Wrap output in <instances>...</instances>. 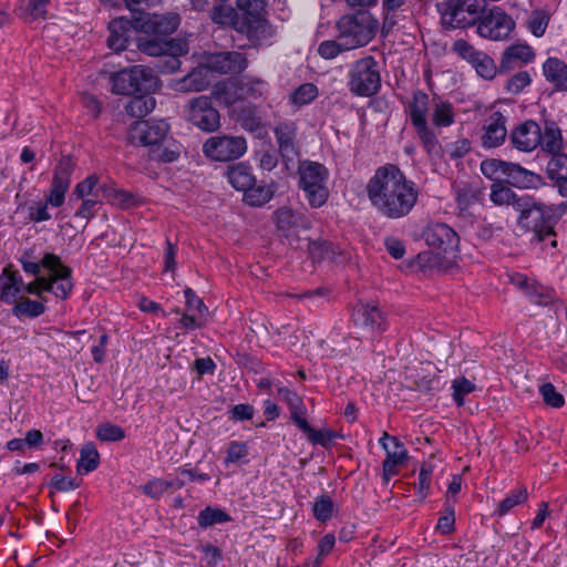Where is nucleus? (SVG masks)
<instances>
[{"label":"nucleus","mask_w":567,"mask_h":567,"mask_svg":"<svg viewBox=\"0 0 567 567\" xmlns=\"http://www.w3.org/2000/svg\"><path fill=\"white\" fill-rule=\"evenodd\" d=\"M367 195L377 213L388 219L408 216L415 206L419 190L413 181L395 165L379 167L367 184Z\"/></svg>","instance_id":"nucleus-1"},{"label":"nucleus","mask_w":567,"mask_h":567,"mask_svg":"<svg viewBox=\"0 0 567 567\" xmlns=\"http://www.w3.org/2000/svg\"><path fill=\"white\" fill-rule=\"evenodd\" d=\"M424 238L433 251L420 252L411 265L424 271L437 269L449 271L456 265L458 236L446 224H433L426 227Z\"/></svg>","instance_id":"nucleus-2"},{"label":"nucleus","mask_w":567,"mask_h":567,"mask_svg":"<svg viewBox=\"0 0 567 567\" xmlns=\"http://www.w3.org/2000/svg\"><path fill=\"white\" fill-rule=\"evenodd\" d=\"M42 265L49 275L38 276L35 280L28 284L27 292L40 296L43 291H50L61 299L68 298L73 288L71 268L63 265L60 257L53 254H45Z\"/></svg>","instance_id":"nucleus-3"},{"label":"nucleus","mask_w":567,"mask_h":567,"mask_svg":"<svg viewBox=\"0 0 567 567\" xmlns=\"http://www.w3.org/2000/svg\"><path fill=\"white\" fill-rule=\"evenodd\" d=\"M339 39L350 50L365 47L377 34L379 21L367 10H359L342 16L337 21Z\"/></svg>","instance_id":"nucleus-4"},{"label":"nucleus","mask_w":567,"mask_h":567,"mask_svg":"<svg viewBox=\"0 0 567 567\" xmlns=\"http://www.w3.org/2000/svg\"><path fill=\"white\" fill-rule=\"evenodd\" d=\"M519 214L518 227L530 234V241H543L554 235L546 206L529 196H520L515 203Z\"/></svg>","instance_id":"nucleus-5"},{"label":"nucleus","mask_w":567,"mask_h":567,"mask_svg":"<svg viewBox=\"0 0 567 567\" xmlns=\"http://www.w3.org/2000/svg\"><path fill=\"white\" fill-rule=\"evenodd\" d=\"M441 22L446 29L477 25L486 9V0H446L437 4Z\"/></svg>","instance_id":"nucleus-6"},{"label":"nucleus","mask_w":567,"mask_h":567,"mask_svg":"<svg viewBox=\"0 0 567 567\" xmlns=\"http://www.w3.org/2000/svg\"><path fill=\"white\" fill-rule=\"evenodd\" d=\"M112 92L114 94L130 95L135 92L151 93L157 89V78L151 69L134 65L111 73Z\"/></svg>","instance_id":"nucleus-7"},{"label":"nucleus","mask_w":567,"mask_h":567,"mask_svg":"<svg viewBox=\"0 0 567 567\" xmlns=\"http://www.w3.org/2000/svg\"><path fill=\"white\" fill-rule=\"evenodd\" d=\"M381 86V75L377 60L364 56L355 61L348 73V89L357 96L374 95Z\"/></svg>","instance_id":"nucleus-8"},{"label":"nucleus","mask_w":567,"mask_h":567,"mask_svg":"<svg viewBox=\"0 0 567 567\" xmlns=\"http://www.w3.org/2000/svg\"><path fill=\"white\" fill-rule=\"evenodd\" d=\"M327 178L328 171L320 163L303 162L299 166V186L313 208L321 207L328 199Z\"/></svg>","instance_id":"nucleus-9"},{"label":"nucleus","mask_w":567,"mask_h":567,"mask_svg":"<svg viewBox=\"0 0 567 567\" xmlns=\"http://www.w3.org/2000/svg\"><path fill=\"white\" fill-rule=\"evenodd\" d=\"M481 171L484 176L494 182L507 179L511 184L519 187H530L539 178L538 175L523 168L518 164L496 158L483 161Z\"/></svg>","instance_id":"nucleus-10"},{"label":"nucleus","mask_w":567,"mask_h":567,"mask_svg":"<svg viewBox=\"0 0 567 567\" xmlns=\"http://www.w3.org/2000/svg\"><path fill=\"white\" fill-rule=\"evenodd\" d=\"M516 23L502 8L484 10L476 25V33L491 41H506L514 32Z\"/></svg>","instance_id":"nucleus-11"},{"label":"nucleus","mask_w":567,"mask_h":567,"mask_svg":"<svg viewBox=\"0 0 567 567\" xmlns=\"http://www.w3.org/2000/svg\"><path fill=\"white\" fill-rule=\"evenodd\" d=\"M184 116L204 132H214L220 126L218 111L212 105L209 97L204 95L193 97L184 105Z\"/></svg>","instance_id":"nucleus-12"},{"label":"nucleus","mask_w":567,"mask_h":567,"mask_svg":"<svg viewBox=\"0 0 567 567\" xmlns=\"http://www.w3.org/2000/svg\"><path fill=\"white\" fill-rule=\"evenodd\" d=\"M247 151L243 136L218 135L209 137L203 145L204 154L213 161L226 162L239 158Z\"/></svg>","instance_id":"nucleus-13"},{"label":"nucleus","mask_w":567,"mask_h":567,"mask_svg":"<svg viewBox=\"0 0 567 567\" xmlns=\"http://www.w3.org/2000/svg\"><path fill=\"white\" fill-rule=\"evenodd\" d=\"M274 218L278 230L286 237L290 246L296 245L301 239V234L311 227L308 217L288 207L277 209Z\"/></svg>","instance_id":"nucleus-14"},{"label":"nucleus","mask_w":567,"mask_h":567,"mask_svg":"<svg viewBox=\"0 0 567 567\" xmlns=\"http://www.w3.org/2000/svg\"><path fill=\"white\" fill-rule=\"evenodd\" d=\"M181 23V17L176 12L164 14L140 13L134 17V27L136 31L165 37L176 31Z\"/></svg>","instance_id":"nucleus-15"},{"label":"nucleus","mask_w":567,"mask_h":567,"mask_svg":"<svg viewBox=\"0 0 567 567\" xmlns=\"http://www.w3.org/2000/svg\"><path fill=\"white\" fill-rule=\"evenodd\" d=\"M168 124L163 121H138L131 125L128 138L133 144L157 146L167 135Z\"/></svg>","instance_id":"nucleus-16"},{"label":"nucleus","mask_w":567,"mask_h":567,"mask_svg":"<svg viewBox=\"0 0 567 567\" xmlns=\"http://www.w3.org/2000/svg\"><path fill=\"white\" fill-rule=\"evenodd\" d=\"M256 94L257 89L251 83L231 79L216 83L212 91L214 99L226 106L254 97Z\"/></svg>","instance_id":"nucleus-17"},{"label":"nucleus","mask_w":567,"mask_h":567,"mask_svg":"<svg viewBox=\"0 0 567 567\" xmlns=\"http://www.w3.org/2000/svg\"><path fill=\"white\" fill-rule=\"evenodd\" d=\"M204 60L210 71L219 74H238L246 70L248 60L238 51H220L208 53Z\"/></svg>","instance_id":"nucleus-18"},{"label":"nucleus","mask_w":567,"mask_h":567,"mask_svg":"<svg viewBox=\"0 0 567 567\" xmlns=\"http://www.w3.org/2000/svg\"><path fill=\"white\" fill-rule=\"evenodd\" d=\"M379 443L386 454L383 461V480L388 483L398 473L396 467L405 463L408 451L396 436H391L386 432L383 433Z\"/></svg>","instance_id":"nucleus-19"},{"label":"nucleus","mask_w":567,"mask_h":567,"mask_svg":"<svg viewBox=\"0 0 567 567\" xmlns=\"http://www.w3.org/2000/svg\"><path fill=\"white\" fill-rule=\"evenodd\" d=\"M73 171V163L70 157H62L55 167L52 187L47 204L60 207L64 203V195L70 186V178Z\"/></svg>","instance_id":"nucleus-20"},{"label":"nucleus","mask_w":567,"mask_h":567,"mask_svg":"<svg viewBox=\"0 0 567 567\" xmlns=\"http://www.w3.org/2000/svg\"><path fill=\"white\" fill-rule=\"evenodd\" d=\"M209 68L204 60L185 76L176 80L173 84L175 91L181 93L202 92L210 84Z\"/></svg>","instance_id":"nucleus-21"},{"label":"nucleus","mask_w":567,"mask_h":567,"mask_svg":"<svg viewBox=\"0 0 567 567\" xmlns=\"http://www.w3.org/2000/svg\"><path fill=\"white\" fill-rule=\"evenodd\" d=\"M540 125L534 121H526L511 133V141L515 148L523 152L534 151L540 143Z\"/></svg>","instance_id":"nucleus-22"},{"label":"nucleus","mask_w":567,"mask_h":567,"mask_svg":"<svg viewBox=\"0 0 567 567\" xmlns=\"http://www.w3.org/2000/svg\"><path fill=\"white\" fill-rule=\"evenodd\" d=\"M235 30L245 34L255 45L262 44L274 35V30L265 16L246 21L237 20L235 22Z\"/></svg>","instance_id":"nucleus-23"},{"label":"nucleus","mask_w":567,"mask_h":567,"mask_svg":"<svg viewBox=\"0 0 567 567\" xmlns=\"http://www.w3.org/2000/svg\"><path fill=\"white\" fill-rule=\"evenodd\" d=\"M482 145L493 148L502 145L507 136L506 117L501 112L492 113L483 126Z\"/></svg>","instance_id":"nucleus-24"},{"label":"nucleus","mask_w":567,"mask_h":567,"mask_svg":"<svg viewBox=\"0 0 567 567\" xmlns=\"http://www.w3.org/2000/svg\"><path fill=\"white\" fill-rule=\"evenodd\" d=\"M110 34L106 43L109 48L115 52L123 51L127 48L128 41L135 30L134 20L117 18L109 23Z\"/></svg>","instance_id":"nucleus-25"},{"label":"nucleus","mask_w":567,"mask_h":567,"mask_svg":"<svg viewBox=\"0 0 567 567\" xmlns=\"http://www.w3.org/2000/svg\"><path fill=\"white\" fill-rule=\"evenodd\" d=\"M296 125L293 123H280L275 127V136L279 152L286 161H293L298 156L296 145Z\"/></svg>","instance_id":"nucleus-26"},{"label":"nucleus","mask_w":567,"mask_h":567,"mask_svg":"<svg viewBox=\"0 0 567 567\" xmlns=\"http://www.w3.org/2000/svg\"><path fill=\"white\" fill-rule=\"evenodd\" d=\"M540 147L543 151L554 154L563 151L564 140L558 124L550 118H545L540 126Z\"/></svg>","instance_id":"nucleus-27"},{"label":"nucleus","mask_w":567,"mask_h":567,"mask_svg":"<svg viewBox=\"0 0 567 567\" xmlns=\"http://www.w3.org/2000/svg\"><path fill=\"white\" fill-rule=\"evenodd\" d=\"M543 73L548 82L558 90L567 91V63L557 58H549L543 64Z\"/></svg>","instance_id":"nucleus-28"},{"label":"nucleus","mask_w":567,"mask_h":567,"mask_svg":"<svg viewBox=\"0 0 567 567\" xmlns=\"http://www.w3.org/2000/svg\"><path fill=\"white\" fill-rule=\"evenodd\" d=\"M227 178L235 189L243 193L256 183L251 168L245 163H237L229 166L227 171Z\"/></svg>","instance_id":"nucleus-29"},{"label":"nucleus","mask_w":567,"mask_h":567,"mask_svg":"<svg viewBox=\"0 0 567 567\" xmlns=\"http://www.w3.org/2000/svg\"><path fill=\"white\" fill-rule=\"evenodd\" d=\"M534 58L535 52L532 47L527 44H513L504 51L501 60V68L509 69L513 61L528 63L532 62Z\"/></svg>","instance_id":"nucleus-30"},{"label":"nucleus","mask_w":567,"mask_h":567,"mask_svg":"<svg viewBox=\"0 0 567 567\" xmlns=\"http://www.w3.org/2000/svg\"><path fill=\"white\" fill-rule=\"evenodd\" d=\"M22 281L16 274L4 269L0 276V300L6 302H13L17 296L21 292Z\"/></svg>","instance_id":"nucleus-31"},{"label":"nucleus","mask_w":567,"mask_h":567,"mask_svg":"<svg viewBox=\"0 0 567 567\" xmlns=\"http://www.w3.org/2000/svg\"><path fill=\"white\" fill-rule=\"evenodd\" d=\"M410 117L414 127L427 124L429 96L423 92H415L409 104Z\"/></svg>","instance_id":"nucleus-32"},{"label":"nucleus","mask_w":567,"mask_h":567,"mask_svg":"<svg viewBox=\"0 0 567 567\" xmlns=\"http://www.w3.org/2000/svg\"><path fill=\"white\" fill-rule=\"evenodd\" d=\"M100 464V454L92 442L85 443L81 449L80 458L76 464L79 474H87L94 471Z\"/></svg>","instance_id":"nucleus-33"},{"label":"nucleus","mask_w":567,"mask_h":567,"mask_svg":"<svg viewBox=\"0 0 567 567\" xmlns=\"http://www.w3.org/2000/svg\"><path fill=\"white\" fill-rule=\"evenodd\" d=\"M156 101L148 93L133 97L125 106L126 113L132 117H144L155 109Z\"/></svg>","instance_id":"nucleus-34"},{"label":"nucleus","mask_w":567,"mask_h":567,"mask_svg":"<svg viewBox=\"0 0 567 567\" xmlns=\"http://www.w3.org/2000/svg\"><path fill=\"white\" fill-rule=\"evenodd\" d=\"M137 48L141 52L151 56H159L166 53H175L173 50V41H166L161 38L138 39Z\"/></svg>","instance_id":"nucleus-35"},{"label":"nucleus","mask_w":567,"mask_h":567,"mask_svg":"<svg viewBox=\"0 0 567 567\" xmlns=\"http://www.w3.org/2000/svg\"><path fill=\"white\" fill-rule=\"evenodd\" d=\"M546 166V174L553 182L567 178V154L563 152L551 154Z\"/></svg>","instance_id":"nucleus-36"},{"label":"nucleus","mask_w":567,"mask_h":567,"mask_svg":"<svg viewBox=\"0 0 567 567\" xmlns=\"http://www.w3.org/2000/svg\"><path fill=\"white\" fill-rule=\"evenodd\" d=\"M239 20H251L265 16L264 0H236Z\"/></svg>","instance_id":"nucleus-37"},{"label":"nucleus","mask_w":567,"mask_h":567,"mask_svg":"<svg viewBox=\"0 0 567 567\" xmlns=\"http://www.w3.org/2000/svg\"><path fill=\"white\" fill-rule=\"evenodd\" d=\"M481 190L472 184H463L456 188V203L461 212H466L481 197Z\"/></svg>","instance_id":"nucleus-38"},{"label":"nucleus","mask_w":567,"mask_h":567,"mask_svg":"<svg viewBox=\"0 0 567 567\" xmlns=\"http://www.w3.org/2000/svg\"><path fill=\"white\" fill-rule=\"evenodd\" d=\"M274 195L271 187L267 185L250 186L249 189L244 192V202L250 206H262L268 203Z\"/></svg>","instance_id":"nucleus-39"},{"label":"nucleus","mask_w":567,"mask_h":567,"mask_svg":"<svg viewBox=\"0 0 567 567\" xmlns=\"http://www.w3.org/2000/svg\"><path fill=\"white\" fill-rule=\"evenodd\" d=\"M489 197L495 205H511L515 209V203L520 196H517L511 188L502 184L494 183L491 187Z\"/></svg>","instance_id":"nucleus-40"},{"label":"nucleus","mask_w":567,"mask_h":567,"mask_svg":"<svg viewBox=\"0 0 567 567\" xmlns=\"http://www.w3.org/2000/svg\"><path fill=\"white\" fill-rule=\"evenodd\" d=\"M404 3V0H383V32H389L395 25L398 13L402 9Z\"/></svg>","instance_id":"nucleus-41"},{"label":"nucleus","mask_w":567,"mask_h":567,"mask_svg":"<svg viewBox=\"0 0 567 567\" xmlns=\"http://www.w3.org/2000/svg\"><path fill=\"white\" fill-rule=\"evenodd\" d=\"M358 320H361L365 327L371 329L379 328L382 322V313L377 306L368 303L359 305L357 309Z\"/></svg>","instance_id":"nucleus-42"},{"label":"nucleus","mask_w":567,"mask_h":567,"mask_svg":"<svg viewBox=\"0 0 567 567\" xmlns=\"http://www.w3.org/2000/svg\"><path fill=\"white\" fill-rule=\"evenodd\" d=\"M230 519V516L225 511L214 507H206L199 513L197 518L199 526L204 528L229 522Z\"/></svg>","instance_id":"nucleus-43"},{"label":"nucleus","mask_w":567,"mask_h":567,"mask_svg":"<svg viewBox=\"0 0 567 567\" xmlns=\"http://www.w3.org/2000/svg\"><path fill=\"white\" fill-rule=\"evenodd\" d=\"M346 51H350V49L346 45L342 39H339V35L336 40H326L321 42L317 49L318 54L326 60L334 59Z\"/></svg>","instance_id":"nucleus-44"},{"label":"nucleus","mask_w":567,"mask_h":567,"mask_svg":"<svg viewBox=\"0 0 567 567\" xmlns=\"http://www.w3.org/2000/svg\"><path fill=\"white\" fill-rule=\"evenodd\" d=\"M318 95V89L312 83L298 86L290 95V101L296 106H303L312 102Z\"/></svg>","instance_id":"nucleus-45"},{"label":"nucleus","mask_w":567,"mask_h":567,"mask_svg":"<svg viewBox=\"0 0 567 567\" xmlns=\"http://www.w3.org/2000/svg\"><path fill=\"white\" fill-rule=\"evenodd\" d=\"M433 124L437 127L449 126L454 121L452 105L449 102L437 101L432 113Z\"/></svg>","instance_id":"nucleus-46"},{"label":"nucleus","mask_w":567,"mask_h":567,"mask_svg":"<svg viewBox=\"0 0 567 567\" xmlns=\"http://www.w3.org/2000/svg\"><path fill=\"white\" fill-rule=\"evenodd\" d=\"M212 19L215 23L230 25L235 29V22L239 20V13L231 7L217 6L213 9Z\"/></svg>","instance_id":"nucleus-47"},{"label":"nucleus","mask_w":567,"mask_h":567,"mask_svg":"<svg viewBox=\"0 0 567 567\" xmlns=\"http://www.w3.org/2000/svg\"><path fill=\"white\" fill-rule=\"evenodd\" d=\"M527 497L528 493L525 487L512 492L498 504L497 514L499 516L507 514L516 505L525 503L527 501Z\"/></svg>","instance_id":"nucleus-48"},{"label":"nucleus","mask_w":567,"mask_h":567,"mask_svg":"<svg viewBox=\"0 0 567 567\" xmlns=\"http://www.w3.org/2000/svg\"><path fill=\"white\" fill-rule=\"evenodd\" d=\"M96 437L103 442H117L125 437V432L121 426L106 422L97 426Z\"/></svg>","instance_id":"nucleus-49"},{"label":"nucleus","mask_w":567,"mask_h":567,"mask_svg":"<svg viewBox=\"0 0 567 567\" xmlns=\"http://www.w3.org/2000/svg\"><path fill=\"white\" fill-rule=\"evenodd\" d=\"M419 138L429 154H437L440 151L439 141L427 124L415 127Z\"/></svg>","instance_id":"nucleus-50"},{"label":"nucleus","mask_w":567,"mask_h":567,"mask_svg":"<svg viewBox=\"0 0 567 567\" xmlns=\"http://www.w3.org/2000/svg\"><path fill=\"white\" fill-rule=\"evenodd\" d=\"M549 16L545 11H534L528 18V29L535 37H543L548 27Z\"/></svg>","instance_id":"nucleus-51"},{"label":"nucleus","mask_w":567,"mask_h":567,"mask_svg":"<svg viewBox=\"0 0 567 567\" xmlns=\"http://www.w3.org/2000/svg\"><path fill=\"white\" fill-rule=\"evenodd\" d=\"M452 50L458 56L466 60L471 64H473L475 60H477L480 55L483 53L482 51L476 50L471 43L463 39L456 40L453 43Z\"/></svg>","instance_id":"nucleus-52"},{"label":"nucleus","mask_w":567,"mask_h":567,"mask_svg":"<svg viewBox=\"0 0 567 567\" xmlns=\"http://www.w3.org/2000/svg\"><path fill=\"white\" fill-rule=\"evenodd\" d=\"M453 399L458 406L464 404V396L474 391L475 385L464 377H458L452 382Z\"/></svg>","instance_id":"nucleus-53"},{"label":"nucleus","mask_w":567,"mask_h":567,"mask_svg":"<svg viewBox=\"0 0 567 567\" xmlns=\"http://www.w3.org/2000/svg\"><path fill=\"white\" fill-rule=\"evenodd\" d=\"M477 74L486 80H491L496 74V65L486 53H482L477 60L472 64Z\"/></svg>","instance_id":"nucleus-54"},{"label":"nucleus","mask_w":567,"mask_h":567,"mask_svg":"<svg viewBox=\"0 0 567 567\" xmlns=\"http://www.w3.org/2000/svg\"><path fill=\"white\" fill-rule=\"evenodd\" d=\"M184 295L188 311L197 312L200 318H206L208 316V308L204 303L203 299L199 298L193 289L186 288L184 290Z\"/></svg>","instance_id":"nucleus-55"},{"label":"nucleus","mask_w":567,"mask_h":567,"mask_svg":"<svg viewBox=\"0 0 567 567\" xmlns=\"http://www.w3.org/2000/svg\"><path fill=\"white\" fill-rule=\"evenodd\" d=\"M178 156L179 151L177 148L164 147L161 143L148 152L150 159L163 163H172L176 161Z\"/></svg>","instance_id":"nucleus-56"},{"label":"nucleus","mask_w":567,"mask_h":567,"mask_svg":"<svg viewBox=\"0 0 567 567\" xmlns=\"http://www.w3.org/2000/svg\"><path fill=\"white\" fill-rule=\"evenodd\" d=\"M17 316L25 315L29 317H38L44 312V306L41 302L31 299H22L13 309Z\"/></svg>","instance_id":"nucleus-57"},{"label":"nucleus","mask_w":567,"mask_h":567,"mask_svg":"<svg viewBox=\"0 0 567 567\" xmlns=\"http://www.w3.org/2000/svg\"><path fill=\"white\" fill-rule=\"evenodd\" d=\"M238 121L243 128L249 132H257L261 127L260 117L256 115L254 109H243L238 115Z\"/></svg>","instance_id":"nucleus-58"},{"label":"nucleus","mask_w":567,"mask_h":567,"mask_svg":"<svg viewBox=\"0 0 567 567\" xmlns=\"http://www.w3.org/2000/svg\"><path fill=\"white\" fill-rule=\"evenodd\" d=\"M174 485L173 482L162 478H155L142 487V491L152 498H159L169 487Z\"/></svg>","instance_id":"nucleus-59"},{"label":"nucleus","mask_w":567,"mask_h":567,"mask_svg":"<svg viewBox=\"0 0 567 567\" xmlns=\"http://www.w3.org/2000/svg\"><path fill=\"white\" fill-rule=\"evenodd\" d=\"M97 183L99 177L94 174L90 175L75 186L73 195H75L78 198H84L91 195L94 196V194H99V189L95 190Z\"/></svg>","instance_id":"nucleus-60"},{"label":"nucleus","mask_w":567,"mask_h":567,"mask_svg":"<svg viewBox=\"0 0 567 567\" xmlns=\"http://www.w3.org/2000/svg\"><path fill=\"white\" fill-rule=\"evenodd\" d=\"M333 512V503L330 497L322 496L313 504V514L318 520L326 522L331 518Z\"/></svg>","instance_id":"nucleus-61"},{"label":"nucleus","mask_w":567,"mask_h":567,"mask_svg":"<svg viewBox=\"0 0 567 567\" xmlns=\"http://www.w3.org/2000/svg\"><path fill=\"white\" fill-rule=\"evenodd\" d=\"M540 393L545 403L553 408H560L565 403L564 396L555 390L551 383L543 384Z\"/></svg>","instance_id":"nucleus-62"},{"label":"nucleus","mask_w":567,"mask_h":567,"mask_svg":"<svg viewBox=\"0 0 567 567\" xmlns=\"http://www.w3.org/2000/svg\"><path fill=\"white\" fill-rule=\"evenodd\" d=\"M414 386L415 390L430 394L439 390V379L435 375H421L417 373Z\"/></svg>","instance_id":"nucleus-63"},{"label":"nucleus","mask_w":567,"mask_h":567,"mask_svg":"<svg viewBox=\"0 0 567 567\" xmlns=\"http://www.w3.org/2000/svg\"><path fill=\"white\" fill-rule=\"evenodd\" d=\"M530 83V76L527 72H518L514 74L506 84L508 92L517 94Z\"/></svg>","instance_id":"nucleus-64"}]
</instances>
